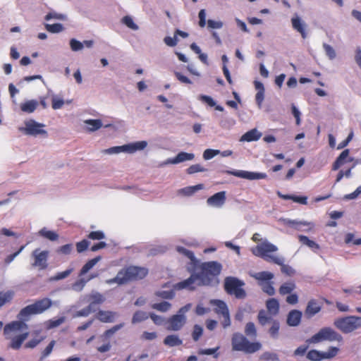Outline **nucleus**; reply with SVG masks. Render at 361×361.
I'll return each mask as SVG.
<instances>
[{
    "mask_svg": "<svg viewBox=\"0 0 361 361\" xmlns=\"http://www.w3.org/2000/svg\"><path fill=\"white\" fill-rule=\"evenodd\" d=\"M262 137V133L258 131L256 128L252 129L246 132L242 135L240 141L252 142L257 141Z\"/></svg>",
    "mask_w": 361,
    "mask_h": 361,
    "instance_id": "obj_26",
    "label": "nucleus"
},
{
    "mask_svg": "<svg viewBox=\"0 0 361 361\" xmlns=\"http://www.w3.org/2000/svg\"><path fill=\"white\" fill-rule=\"evenodd\" d=\"M66 319L64 317H61L57 319H51L45 322V328L48 330L59 326L64 323Z\"/></svg>",
    "mask_w": 361,
    "mask_h": 361,
    "instance_id": "obj_33",
    "label": "nucleus"
},
{
    "mask_svg": "<svg viewBox=\"0 0 361 361\" xmlns=\"http://www.w3.org/2000/svg\"><path fill=\"white\" fill-rule=\"evenodd\" d=\"M38 106V102L36 100H29L20 104V109L23 112L32 113L35 111Z\"/></svg>",
    "mask_w": 361,
    "mask_h": 361,
    "instance_id": "obj_31",
    "label": "nucleus"
},
{
    "mask_svg": "<svg viewBox=\"0 0 361 361\" xmlns=\"http://www.w3.org/2000/svg\"><path fill=\"white\" fill-rule=\"evenodd\" d=\"M156 295L164 299H172L175 295V293L173 290H161L157 292Z\"/></svg>",
    "mask_w": 361,
    "mask_h": 361,
    "instance_id": "obj_58",
    "label": "nucleus"
},
{
    "mask_svg": "<svg viewBox=\"0 0 361 361\" xmlns=\"http://www.w3.org/2000/svg\"><path fill=\"white\" fill-rule=\"evenodd\" d=\"M70 46L73 51H80L83 48V44L75 39H71Z\"/></svg>",
    "mask_w": 361,
    "mask_h": 361,
    "instance_id": "obj_59",
    "label": "nucleus"
},
{
    "mask_svg": "<svg viewBox=\"0 0 361 361\" xmlns=\"http://www.w3.org/2000/svg\"><path fill=\"white\" fill-rule=\"evenodd\" d=\"M147 312L143 311H137L133 314L132 323L135 324L146 320L148 318Z\"/></svg>",
    "mask_w": 361,
    "mask_h": 361,
    "instance_id": "obj_43",
    "label": "nucleus"
},
{
    "mask_svg": "<svg viewBox=\"0 0 361 361\" xmlns=\"http://www.w3.org/2000/svg\"><path fill=\"white\" fill-rule=\"evenodd\" d=\"M85 123L87 125V128L90 131H94L99 129L102 123L99 119H89L86 120Z\"/></svg>",
    "mask_w": 361,
    "mask_h": 361,
    "instance_id": "obj_40",
    "label": "nucleus"
},
{
    "mask_svg": "<svg viewBox=\"0 0 361 361\" xmlns=\"http://www.w3.org/2000/svg\"><path fill=\"white\" fill-rule=\"evenodd\" d=\"M266 307L268 312L271 315H276L279 311V303L275 298H269L266 302Z\"/></svg>",
    "mask_w": 361,
    "mask_h": 361,
    "instance_id": "obj_28",
    "label": "nucleus"
},
{
    "mask_svg": "<svg viewBox=\"0 0 361 361\" xmlns=\"http://www.w3.org/2000/svg\"><path fill=\"white\" fill-rule=\"evenodd\" d=\"M44 19L46 20H49L51 19H57V20H63L66 19V16L63 14L56 13L55 12H50L45 16Z\"/></svg>",
    "mask_w": 361,
    "mask_h": 361,
    "instance_id": "obj_62",
    "label": "nucleus"
},
{
    "mask_svg": "<svg viewBox=\"0 0 361 361\" xmlns=\"http://www.w3.org/2000/svg\"><path fill=\"white\" fill-rule=\"evenodd\" d=\"M25 126L20 128V130L25 135L37 136L39 135L47 136V132L43 129L44 125L36 122L34 120H29L25 123Z\"/></svg>",
    "mask_w": 361,
    "mask_h": 361,
    "instance_id": "obj_11",
    "label": "nucleus"
},
{
    "mask_svg": "<svg viewBox=\"0 0 361 361\" xmlns=\"http://www.w3.org/2000/svg\"><path fill=\"white\" fill-rule=\"evenodd\" d=\"M201 286L202 285H199L198 275L196 274H192L188 279L176 283L173 286V288L175 290L188 289L190 290H193L197 286Z\"/></svg>",
    "mask_w": 361,
    "mask_h": 361,
    "instance_id": "obj_15",
    "label": "nucleus"
},
{
    "mask_svg": "<svg viewBox=\"0 0 361 361\" xmlns=\"http://www.w3.org/2000/svg\"><path fill=\"white\" fill-rule=\"evenodd\" d=\"M271 326L269 329V333L272 338H276L279 336L280 323L277 319H274L271 323Z\"/></svg>",
    "mask_w": 361,
    "mask_h": 361,
    "instance_id": "obj_41",
    "label": "nucleus"
},
{
    "mask_svg": "<svg viewBox=\"0 0 361 361\" xmlns=\"http://www.w3.org/2000/svg\"><path fill=\"white\" fill-rule=\"evenodd\" d=\"M278 248L276 245L268 242H264L258 244L252 250V252L256 256H259L267 262L281 265L283 264L282 258L270 255V253L276 252Z\"/></svg>",
    "mask_w": 361,
    "mask_h": 361,
    "instance_id": "obj_7",
    "label": "nucleus"
},
{
    "mask_svg": "<svg viewBox=\"0 0 361 361\" xmlns=\"http://www.w3.org/2000/svg\"><path fill=\"white\" fill-rule=\"evenodd\" d=\"M46 30L51 33H59L63 30V26L60 23L45 24Z\"/></svg>",
    "mask_w": 361,
    "mask_h": 361,
    "instance_id": "obj_44",
    "label": "nucleus"
},
{
    "mask_svg": "<svg viewBox=\"0 0 361 361\" xmlns=\"http://www.w3.org/2000/svg\"><path fill=\"white\" fill-rule=\"evenodd\" d=\"M261 360L279 361V355L275 353L265 352L260 356Z\"/></svg>",
    "mask_w": 361,
    "mask_h": 361,
    "instance_id": "obj_49",
    "label": "nucleus"
},
{
    "mask_svg": "<svg viewBox=\"0 0 361 361\" xmlns=\"http://www.w3.org/2000/svg\"><path fill=\"white\" fill-rule=\"evenodd\" d=\"M56 344V341L54 340H52L49 345L45 348V349L42 352L40 360H42L45 357H47L48 355H49Z\"/></svg>",
    "mask_w": 361,
    "mask_h": 361,
    "instance_id": "obj_51",
    "label": "nucleus"
},
{
    "mask_svg": "<svg viewBox=\"0 0 361 361\" xmlns=\"http://www.w3.org/2000/svg\"><path fill=\"white\" fill-rule=\"evenodd\" d=\"M232 350L242 351L247 354L257 352L262 348L259 342H250L247 338L240 333H234L231 338Z\"/></svg>",
    "mask_w": 361,
    "mask_h": 361,
    "instance_id": "obj_4",
    "label": "nucleus"
},
{
    "mask_svg": "<svg viewBox=\"0 0 361 361\" xmlns=\"http://www.w3.org/2000/svg\"><path fill=\"white\" fill-rule=\"evenodd\" d=\"M323 47L324 49L326 54L329 57V59H333L336 57V52L331 45L324 44Z\"/></svg>",
    "mask_w": 361,
    "mask_h": 361,
    "instance_id": "obj_63",
    "label": "nucleus"
},
{
    "mask_svg": "<svg viewBox=\"0 0 361 361\" xmlns=\"http://www.w3.org/2000/svg\"><path fill=\"white\" fill-rule=\"evenodd\" d=\"M219 153V151L217 149H207L203 153V158L205 160H209V159H211L213 157H214Z\"/></svg>",
    "mask_w": 361,
    "mask_h": 361,
    "instance_id": "obj_60",
    "label": "nucleus"
},
{
    "mask_svg": "<svg viewBox=\"0 0 361 361\" xmlns=\"http://www.w3.org/2000/svg\"><path fill=\"white\" fill-rule=\"evenodd\" d=\"M226 200V192L221 191L209 197L207 200V203L209 206L221 207L224 204Z\"/></svg>",
    "mask_w": 361,
    "mask_h": 361,
    "instance_id": "obj_18",
    "label": "nucleus"
},
{
    "mask_svg": "<svg viewBox=\"0 0 361 361\" xmlns=\"http://www.w3.org/2000/svg\"><path fill=\"white\" fill-rule=\"evenodd\" d=\"M39 234L47 238V239H49V240H51V241H55L56 240H58L59 238V235L54 232V231H48L47 230L46 228H43L42 229H41L39 231Z\"/></svg>",
    "mask_w": 361,
    "mask_h": 361,
    "instance_id": "obj_36",
    "label": "nucleus"
},
{
    "mask_svg": "<svg viewBox=\"0 0 361 361\" xmlns=\"http://www.w3.org/2000/svg\"><path fill=\"white\" fill-rule=\"evenodd\" d=\"M334 325L343 334H350L361 328V317L350 315L339 317L334 320Z\"/></svg>",
    "mask_w": 361,
    "mask_h": 361,
    "instance_id": "obj_6",
    "label": "nucleus"
},
{
    "mask_svg": "<svg viewBox=\"0 0 361 361\" xmlns=\"http://www.w3.org/2000/svg\"><path fill=\"white\" fill-rule=\"evenodd\" d=\"M200 99L204 102L206 103L208 106L210 107H214L216 105L215 101L209 96L207 95H200Z\"/></svg>",
    "mask_w": 361,
    "mask_h": 361,
    "instance_id": "obj_64",
    "label": "nucleus"
},
{
    "mask_svg": "<svg viewBox=\"0 0 361 361\" xmlns=\"http://www.w3.org/2000/svg\"><path fill=\"white\" fill-rule=\"evenodd\" d=\"M219 349V347H216L214 348H207V349H200L198 350L199 355H214V357L216 358L219 354L216 353Z\"/></svg>",
    "mask_w": 361,
    "mask_h": 361,
    "instance_id": "obj_57",
    "label": "nucleus"
},
{
    "mask_svg": "<svg viewBox=\"0 0 361 361\" xmlns=\"http://www.w3.org/2000/svg\"><path fill=\"white\" fill-rule=\"evenodd\" d=\"M87 282V281L84 279H78L72 284V289L75 291L80 292L84 288Z\"/></svg>",
    "mask_w": 361,
    "mask_h": 361,
    "instance_id": "obj_50",
    "label": "nucleus"
},
{
    "mask_svg": "<svg viewBox=\"0 0 361 361\" xmlns=\"http://www.w3.org/2000/svg\"><path fill=\"white\" fill-rule=\"evenodd\" d=\"M203 188H204L203 184H197L196 185L188 186V187L182 188L180 190V192H182L185 195L190 196V195H192V194H194L197 190H202Z\"/></svg>",
    "mask_w": 361,
    "mask_h": 361,
    "instance_id": "obj_38",
    "label": "nucleus"
},
{
    "mask_svg": "<svg viewBox=\"0 0 361 361\" xmlns=\"http://www.w3.org/2000/svg\"><path fill=\"white\" fill-rule=\"evenodd\" d=\"M257 319L261 326H265L267 324H271L274 319H273L271 314L262 310L258 312Z\"/></svg>",
    "mask_w": 361,
    "mask_h": 361,
    "instance_id": "obj_27",
    "label": "nucleus"
},
{
    "mask_svg": "<svg viewBox=\"0 0 361 361\" xmlns=\"http://www.w3.org/2000/svg\"><path fill=\"white\" fill-rule=\"evenodd\" d=\"M183 341L177 335H169L164 339V344L169 347H174L182 345Z\"/></svg>",
    "mask_w": 361,
    "mask_h": 361,
    "instance_id": "obj_29",
    "label": "nucleus"
},
{
    "mask_svg": "<svg viewBox=\"0 0 361 361\" xmlns=\"http://www.w3.org/2000/svg\"><path fill=\"white\" fill-rule=\"evenodd\" d=\"M245 283L240 279L233 276H227L224 279V288L226 293L234 295L237 299H244L246 292L243 288Z\"/></svg>",
    "mask_w": 361,
    "mask_h": 361,
    "instance_id": "obj_8",
    "label": "nucleus"
},
{
    "mask_svg": "<svg viewBox=\"0 0 361 361\" xmlns=\"http://www.w3.org/2000/svg\"><path fill=\"white\" fill-rule=\"evenodd\" d=\"M52 305V301L48 298H44L36 300L33 304L23 307L18 314V318L20 320L26 321L32 314H42L47 310Z\"/></svg>",
    "mask_w": 361,
    "mask_h": 361,
    "instance_id": "obj_5",
    "label": "nucleus"
},
{
    "mask_svg": "<svg viewBox=\"0 0 361 361\" xmlns=\"http://www.w3.org/2000/svg\"><path fill=\"white\" fill-rule=\"evenodd\" d=\"M72 250H73V245L71 243H68V244H66V245L59 247L57 249L56 252L59 254L67 255L71 252Z\"/></svg>",
    "mask_w": 361,
    "mask_h": 361,
    "instance_id": "obj_56",
    "label": "nucleus"
},
{
    "mask_svg": "<svg viewBox=\"0 0 361 361\" xmlns=\"http://www.w3.org/2000/svg\"><path fill=\"white\" fill-rule=\"evenodd\" d=\"M73 271V268H69L63 271L58 272L51 278V281H59L67 278Z\"/></svg>",
    "mask_w": 361,
    "mask_h": 361,
    "instance_id": "obj_46",
    "label": "nucleus"
},
{
    "mask_svg": "<svg viewBox=\"0 0 361 361\" xmlns=\"http://www.w3.org/2000/svg\"><path fill=\"white\" fill-rule=\"evenodd\" d=\"M34 257V262L32 266L38 267L41 270L46 269L48 267L47 259L49 252L47 250L40 251L39 249H35L32 253Z\"/></svg>",
    "mask_w": 361,
    "mask_h": 361,
    "instance_id": "obj_14",
    "label": "nucleus"
},
{
    "mask_svg": "<svg viewBox=\"0 0 361 361\" xmlns=\"http://www.w3.org/2000/svg\"><path fill=\"white\" fill-rule=\"evenodd\" d=\"M25 247V245H22L18 251L8 255L4 259L5 264H9L15 259V257H16L23 251Z\"/></svg>",
    "mask_w": 361,
    "mask_h": 361,
    "instance_id": "obj_61",
    "label": "nucleus"
},
{
    "mask_svg": "<svg viewBox=\"0 0 361 361\" xmlns=\"http://www.w3.org/2000/svg\"><path fill=\"white\" fill-rule=\"evenodd\" d=\"M149 273L148 269L139 266H128L121 269L116 277L108 279V284L123 285L129 281H138L145 278Z\"/></svg>",
    "mask_w": 361,
    "mask_h": 361,
    "instance_id": "obj_1",
    "label": "nucleus"
},
{
    "mask_svg": "<svg viewBox=\"0 0 361 361\" xmlns=\"http://www.w3.org/2000/svg\"><path fill=\"white\" fill-rule=\"evenodd\" d=\"M245 334L246 336L255 338L257 336V329L253 322H247L245 327Z\"/></svg>",
    "mask_w": 361,
    "mask_h": 361,
    "instance_id": "obj_39",
    "label": "nucleus"
},
{
    "mask_svg": "<svg viewBox=\"0 0 361 361\" xmlns=\"http://www.w3.org/2000/svg\"><path fill=\"white\" fill-rule=\"evenodd\" d=\"M213 304L215 306V312L223 317V319L221 322V325L224 328L228 327L231 325V319L227 305L220 300H214Z\"/></svg>",
    "mask_w": 361,
    "mask_h": 361,
    "instance_id": "obj_13",
    "label": "nucleus"
},
{
    "mask_svg": "<svg viewBox=\"0 0 361 361\" xmlns=\"http://www.w3.org/2000/svg\"><path fill=\"white\" fill-rule=\"evenodd\" d=\"M195 158V155L192 153H188L185 152H179L174 158L169 159L165 162L164 164H176L185 161H190Z\"/></svg>",
    "mask_w": 361,
    "mask_h": 361,
    "instance_id": "obj_19",
    "label": "nucleus"
},
{
    "mask_svg": "<svg viewBox=\"0 0 361 361\" xmlns=\"http://www.w3.org/2000/svg\"><path fill=\"white\" fill-rule=\"evenodd\" d=\"M87 238L93 240H100L105 238V235L102 231H91Z\"/></svg>",
    "mask_w": 361,
    "mask_h": 361,
    "instance_id": "obj_52",
    "label": "nucleus"
},
{
    "mask_svg": "<svg viewBox=\"0 0 361 361\" xmlns=\"http://www.w3.org/2000/svg\"><path fill=\"white\" fill-rule=\"evenodd\" d=\"M171 305L169 302H161L159 303H154L152 305V308L161 312H166L171 308Z\"/></svg>",
    "mask_w": 361,
    "mask_h": 361,
    "instance_id": "obj_42",
    "label": "nucleus"
},
{
    "mask_svg": "<svg viewBox=\"0 0 361 361\" xmlns=\"http://www.w3.org/2000/svg\"><path fill=\"white\" fill-rule=\"evenodd\" d=\"M301 317L302 312L300 310H291L287 316V324L290 326H297L300 323Z\"/></svg>",
    "mask_w": 361,
    "mask_h": 361,
    "instance_id": "obj_24",
    "label": "nucleus"
},
{
    "mask_svg": "<svg viewBox=\"0 0 361 361\" xmlns=\"http://www.w3.org/2000/svg\"><path fill=\"white\" fill-rule=\"evenodd\" d=\"M203 334V328L199 325L195 324L193 326V330L192 331V338L194 341H197L200 338V337Z\"/></svg>",
    "mask_w": 361,
    "mask_h": 361,
    "instance_id": "obj_47",
    "label": "nucleus"
},
{
    "mask_svg": "<svg viewBox=\"0 0 361 361\" xmlns=\"http://www.w3.org/2000/svg\"><path fill=\"white\" fill-rule=\"evenodd\" d=\"M251 276L252 278L257 281V283L259 286L262 285L264 283L271 281L274 277V274L265 271L255 273Z\"/></svg>",
    "mask_w": 361,
    "mask_h": 361,
    "instance_id": "obj_23",
    "label": "nucleus"
},
{
    "mask_svg": "<svg viewBox=\"0 0 361 361\" xmlns=\"http://www.w3.org/2000/svg\"><path fill=\"white\" fill-rule=\"evenodd\" d=\"M186 318L183 314H174L168 319L167 329L171 331H179L185 324Z\"/></svg>",
    "mask_w": 361,
    "mask_h": 361,
    "instance_id": "obj_17",
    "label": "nucleus"
},
{
    "mask_svg": "<svg viewBox=\"0 0 361 361\" xmlns=\"http://www.w3.org/2000/svg\"><path fill=\"white\" fill-rule=\"evenodd\" d=\"M291 23L293 28L298 32L303 39H305L307 37L306 23L298 16L292 18Z\"/></svg>",
    "mask_w": 361,
    "mask_h": 361,
    "instance_id": "obj_21",
    "label": "nucleus"
},
{
    "mask_svg": "<svg viewBox=\"0 0 361 361\" xmlns=\"http://www.w3.org/2000/svg\"><path fill=\"white\" fill-rule=\"evenodd\" d=\"M122 23L126 25L128 27L137 30H138V26L134 23L133 18L129 16H124L122 20Z\"/></svg>",
    "mask_w": 361,
    "mask_h": 361,
    "instance_id": "obj_48",
    "label": "nucleus"
},
{
    "mask_svg": "<svg viewBox=\"0 0 361 361\" xmlns=\"http://www.w3.org/2000/svg\"><path fill=\"white\" fill-rule=\"evenodd\" d=\"M27 325L23 320L13 321L5 325L4 335L6 339L11 340L9 344L11 348L18 350L21 347L23 343L27 338L29 333L25 332L16 336H13V335L23 329H27Z\"/></svg>",
    "mask_w": 361,
    "mask_h": 361,
    "instance_id": "obj_2",
    "label": "nucleus"
},
{
    "mask_svg": "<svg viewBox=\"0 0 361 361\" xmlns=\"http://www.w3.org/2000/svg\"><path fill=\"white\" fill-rule=\"evenodd\" d=\"M307 358L312 361H321L324 359L323 352L311 350L307 354Z\"/></svg>",
    "mask_w": 361,
    "mask_h": 361,
    "instance_id": "obj_37",
    "label": "nucleus"
},
{
    "mask_svg": "<svg viewBox=\"0 0 361 361\" xmlns=\"http://www.w3.org/2000/svg\"><path fill=\"white\" fill-rule=\"evenodd\" d=\"M89 245H90V242L86 239H84L80 242H78L76 243L77 252L79 253H81V252L85 251L88 248Z\"/></svg>",
    "mask_w": 361,
    "mask_h": 361,
    "instance_id": "obj_55",
    "label": "nucleus"
},
{
    "mask_svg": "<svg viewBox=\"0 0 361 361\" xmlns=\"http://www.w3.org/2000/svg\"><path fill=\"white\" fill-rule=\"evenodd\" d=\"M298 240L300 243H302V245H307L310 249H312L313 251H317V250H319V248H320L318 243H317L314 240L309 239V238L306 235H299Z\"/></svg>",
    "mask_w": 361,
    "mask_h": 361,
    "instance_id": "obj_30",
    "label": "nucleus"
},
{
    "mask_svg": "<svg viewBox=\"0 0 361 361\" xmlns=\"http://www.w3.org/2000/svg\"><path fill=\"white\" fill-rule=\"evenodd\" d=\"M83 300L88 303L89 308L93 312H96L99 306L102 305L105 300V297L100 293L93 291L89 294H86L83 297Z\"/></svg>",
    "mask_w": 361,
    "mask_h": 361,
    "instance_id": "obj_12",
    "label": "nucleus"
},
{
    "mask_svg": "<svg viewBox=\"0 0 361 361\" xmlns=\"http://www.w3.org/2000/svg\"><path fill=\"white\" fill-rule=\"evenodd\" d=\"M206 171L207 169L205 168L198 164L191 165L187 169V173L188 174H193L197 172H204Z\"/></svg>",
    "mask_w": 361,
    "mask_h": 361,
    "instance_id": "obj_53",
    "label": "nucleus"
},
{
    "mask_svg": "<svg viewBox=\"0 0 361 361\" xmlns=\"http://www.w3.org/2000/svg\"><path fill=\"white\" fill-rule=\"evenodd\" d=\"M176 250L180 254H181V255L185 256L186 257H188V259H190L193 264H196V263L197 262L194 253L191 250H189L185 248L184 247H181V246H178L176 247Z\"/></svg>",
    "mask_w": 361,
    "mask_h": 361,
    "instance_id": "obj_35",
    "label": "nucleus"
},
{
    "mask_svg": "<svg viewBox=\"0 0 361 361\" xmlns=\"http://www.w3.org/2000/svg\"><path fill=\"white\" fill-rule=\"evenodd\" d=\"M324 341L341 342L343 341V336L331 327H324L307 340V342L318 343Z\"/></svg>",
    "mask_w": 361,
    "mask_h": 361,
    "instance_id": "obj_9",
    "label": "nucleus"
},
{
    "mask_svg": "<svg viewBox=\"0 0 361 361\" xmlns=\"http://www.w3.org/2000/svg\"><path fill=\"white\" fill-rule=\"evenodd\" d=\"M295 288L293 281H288L282 284L279 288V293L282 295L290 294Z\"/></svg>",
    "mask_w": 361,
    "mask_h": 361,
    "instance_id": "obj_34",
    "label": "nucleus"
},
{
    "mask_svg": "<svg viewBox=\"0 0 361 361\" xmlns=\"http://www.w3.org/2000/svg\"><path fill=\"white\" fill-rule=\"evenodd\" d=\"M339 349L337 347L331 346L326 352H323L324 359H331L334 357L338 353Z\"/></svg>",
    "mask_w": 361,
    "mask_h": 361,
    "instance_id": "obj_54",
    "label": "nucleus"
},
{
    "mask_svg": "<svg viewBox=\"0 0 361 361\" xmlns=\"http://www.w3.org/2000/svg\"><path fill=\"white\" fill-rule=\"evenodd\" d=\"M198 275L199 285L212 286L218 283L217 276L220 274L222 267L217 262H203L200 266Z\"/></svg>",
    "mask_w": 361,
    "mask_h": 361,
    "instance_id": "obj_3",
    "label": "nucleus"
},
{
    "mask_svg": "<svg viewBox=\"0 0 361 361\" xmlns=\"http://www.w3.org/2000/svg\"><path fill=\"white\" fill-rule=\"evenodd\" d=\"M226 173L231 174L236 177L245 178L248 180L264 179L267 177L265 173H255L246 171H226Z\"/></svg>",
    "mask_w": 361,
    "mask_h": 361,
    "instance_id": "obj_16",
    "label": "nucleus"
},
{
    "mask_svg": "<svg viewBox=\"0 0 361 361\" xmlns=\"http://www.w3.org/2000/svg\"><path fill=\"white\" fill-rule=\"evenodd\" d=\"M147 145L146 141H139L133 143L116 146L106 149L109 154H117L120 152L134 153L137 150L144 149Z\"/></svg>",
    "mask_w": 361,
    "mask_h": 361,
    "instance_id": "obj_10",
    "label": "nucleus"
},
{
    "mask_svg": "<svg viewBox=\"0 0 361 361\" xmlns=\"http://www.w3.org/2000/svg\"><path fill=\"white\" fill-rule=\"evenodd\" d=\"M118 316L117 312L113 311L99 310L97 313V319L104 323H111Z\"/></svg>",
    "mask_w": 361,
    "mask_h": 361,
    "instance_id": "obj_22",
    "label": "nucleus"
},
{
    "mask_svg": "<svg viewBox=\"0 0 361 361\" xmlns=\"http://www.w3.org/2000/svg\"><path fill=\"white\" fill-rule=\"evenodd\" d=\"M350 151L348 149H344L340 155L336 158V161L334 162L332 165V170L336 171L338 170L345 161H352L353 158H349L348 160H346L347 158H348Z\"/></svg>",
    "mask_w": 361,
    "mask_h": 361,
    "instance_id": "obj_25",
    "label": "nucleus"
},
{
    "mask_svg": "<svg viewBox=\"0 0 361 361\" xmlns=\"http://www.w3.org/2000/svg\"><path fill=\"white\" fill-rule=\"evenodd\" d=\"M322 310V305L315 299H311L306 307L305 314L307 318H311Z\"/></svg>",
    "mask_w": 361,
    "mask_h": 361,
    "instance_id": "obj_20",
    "label": "nucleus"
},
{
    "mask_svg": "<svg viewBox=\"0 0 361 361\" xmlns=\"http://www.w3.org/2000/svg\"><path fill=\"white\" fill-rule=\"evenodd\" d=\"M100 259L101 257L99 256L90 259L80 269L79 276H82L86 274Z\"/></svg>",
    "mask_w": 361,
    "mask_h": 361,
    "instance_id": "obj_32",
    "label": "nucleus"
},
{
    "mask_svg": "<svg viewBox=\"0 0 361 361\" xmlns=\"http://www.w3.org/2000/svg\"><path fill=\"white\" fill-rule=\"evenodd\" d=\"M273 282L269 281L267 283H264L262 285H259L263 292L267 293L268 295H274L275 294V289L273 286Z\"/></svg>",
    "mask_w": 361,
    "mask_h": 361,
    "instance_id": "obj_45",
    "label": "nucleus"
}]
</instances>
